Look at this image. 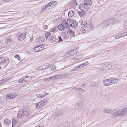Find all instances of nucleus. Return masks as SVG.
Returning a JSON list of instances; mask_svg holds the SVG:
<instances>
[{
  "mask_svg": "<svg viewBox=\"0 0 127 127\" xmlns=\"http://www.w3.org/2000/svg\"><path fill=\"white\" fill-rule=\"evenodd\" d=\"M30 114L29 111L26 108H24L23 109L19 111L17 117L19 118H22L25 115L26 116H28Z\"/></svg>",
  "mask_w": 127,
  "mask_h": 127,
  "instance_id": "nucleus-1",
  "label": "nucleus"
},
{
  "mask_svg": "<svg viewBox=\"0 0 127 127\" xmlns=\"http://www.w3.org/2000/svg\"><path fill=\"white\" fill-rule=\"evenodd\" d=\"M127 113V107L125 108L119 110L118 111L114 113L113 116L115 117H119L123 116Z\"/></svg>",
  "mask_w": 127,
  "mask_h": 127,
  "instance_id": "nucleus-2",
  "label": "nucleus"
},
{
  "mask_svg": "<svg viewBox=\"0 0 127 127\" xmlns=\"http://www.w3.org/2000/svg\"><path fill=\"white\" fill-rule=\"evenodd\" d=\"M67 22H69V26L70 27L73 28L77 27L78 24L77 22L74 21L71 19H68L67 20Z\"/></svg>",
  "mask_w": 127,
  "mask_h": 127,
  "instance_id": "nucleus-3",
  "label": "nucleus"
},
{
  "mask_svg": "<svg viewBox=\"0 0 127 127\" xmlns=\"http://www.w3.org/2000/svg\"><path fill=\"white\" fill-rule=\"evenodd\" d=\"M26 34L24 33H19L17 35V39L20 41H21L24 40L25 38Z\"/></svg>",
  "mask_w": 127,
  "mask_h": 127,
  "instance_id": "nucleus-4",
  "label": "nucleus"
},
{
  "mask_svg": "<svg viewBox=\"0 0 127 127\" xmlns=\"http://www.w3.org/2000/svg\"><path fill=\"white\" fill-rule=\"evenodd\" d=\"M80 9L85 11H87L89 9V7L85 3L80 4L79 6Z\"/></svg>",
  "mask_w": 127,
  "mask_h": 127,
  "instance_id": "nucleus-5",
  "label": "nucleus"
},
{
  "mask_svg": "<svg viewBox=\"0 0 127 127\" xmlns=\"http://www.w3.org/2000/svg\"><path fill=\"white\" fill-rule=\"evenodd\" d=\"M57 36L56 35H52L49 37V40L51 42L55 43L56 42Z\"/></svg>",
  "mask_w": 127,
  "mask_h": 127,
  "instance_id": "nucleus-6",
  "label": "nucleus"
},
{
  "mask_svg": "<svg viewBox=\"0 0 127 127\" xmlns=\"http://www.w3.org/2000/svg\"><path fill=\"white\" fill-rule=\"evenodd\" d=\"M17 94L15 93H8L7 94L6 97L7 98L9 99H11L15 97Z\"/></svg>",
  "mask_w": 127,
  "mask_h": 127,
  "instance_id": "nucleus-7",
  "label": "nucleus"
},
{
  "mask_svg": "<svg viewBox=\"0 0 127 127\" xmlns=\"http://www.w3.org/2000/svg\"><path fill=\"white\" fill-rule=\"evenodd\" d=\"M103 66V69L104 70H107L111 68L112 67V64L109 63L104 64Z\"/></svg>",
  "mask_w": 127,
  "mask_h": 127,
  "instance_id": "nucleus-8",
  "label": "nucleus"
},
{
  "mask_svg": "<svg viewBox=\"0 0 127 127\" xmlns=\"http://www.w3.org/2000/svg\"><path fill=\"white\" fill-rule=\"evenodd\" d=\"M62 111L61 109H58L55 111V113L54 114V115L57 117H58L59 115L62 114Z\"/></svg>",
  "mask_w": 127,
  "mask_h": 127,
  "instance_id": "nucleus-9",
  "label": "nucleus"
},
{
  "mask_svg": "<svg viewBox=\"0 0 127 127\" xmlns=\"http://www.w3.org/2000/svg\"><path fill=\"white\" fill-rule=\"evenodd\" d=\"M110 79H107L103 81V83L105 86H109L111 85Z\"/></svg>",
  "mask_w": 127,
  "mask_h": 127,
  "instance_id": "nucleus-10",
  "label": "nucleus"
},
{
  "mask_svg": "<svg viewBox=\"0 0 127 127\" xmlns=\"http://www.w3.org/2000/svg\"><path fill=\"white\" fill-rule=\"evenodd\" d=\"M44 40V38L41 36L37 38L36 40V42L38 43H43Z\"/></svg>",
  "mask_w": 127,
  "mask_h": 127,
  "instance_id": "nucleus-11",
  "label": "nucleus"
},
{
  "mask_svg": "<svg viewBox=\"0 0 127 127\" xmlns=\"http://www.w3.org/2000/svg\"><path fill=\"white\" fill-rule=\"evenodd\" d=\"M69 5L73 7H75L77 5V2L75 0H72L69 3Z\"/></svg>",
  "mask_w": 127,
  "mask_h": 127,
  "instance_id": "nucleus-12",
  "label": "nucleus"
},
{
  "mask_svg": "<svg viewBox=\"0 0 127 127\" xmlns=\"http://www.w3.org/2000/svg\"><path fill=\"white\" fill-rule=\"evenodd\" d=\"M50 3L49 2L46 5L45 9V10H46V11H49L52 9V7Z\"/></svg>",
  "mask_w": 127,
  "mask_h": 127,
  "instance_id": "nucleus-13",
  "label": "nucleus"
},
{
  "mask_svg": "<svg viewBox=\"0 0 127 127\" xmlns=\"http://www.w3.org/2000/svg\"><path fill=\"white\" fill-rule=\"evenodd\" d=\"M59 76H60V75H57L56 76L51 77L49 78H47V80H52L55 81L57 80V78H58Z\"/></svg>",
  "mask_w": 127,
  "mask_h": 127,
  "instance_id": "nucleus-14",
  "label": "nucleus"
},
{
  "mask_svg": "<svg viewBox=\"0 0 127 127\" xmlns=\"http://www.w3.org/2000/svg\"><path fill=\"white\" fill-rule=\"evenodd\" d=\"M83 2L87 5L88 6L89 5H92V1L90 0H85Z\"/></svg>",
  "mask_w": 127,
  "mask_h": 127,
  "instance_id": "nucleus-15",
  "label": "nucleus"
},
{
  "mask_svg": "<svg viewBox=\"0 0 127 127\" xmlns=\"http://www.w3.org/2000/svg\"><path fill=\"white\" fill-rule=\"evenodd\" d=\"M7 61H6V62ZM6 61L3 57H0V65L5 63Z\"/></svg>",
  "mask_w": 127,
  "mask_h": 127,
  "instance_id": "nucleus-16",
  "label": "nucleus"
},
{
  "mask_svg": "<svg viewBox=\"0 0 127 127\" xmlns=\"http://www.w3.org/2000/svg\"><path fill=\"white\" fill-rule=\"evenodd\" d=\"M5 124L6 126H8L11 123V121L7 118H5L4 120Z\"/></svg>",
  "mask_w": 127,
  "mask_h": 127,
  "instance_id": "nucleus-17",
  "label": "nucleus"
},
{
  "mask_svg": "<svg viewBox=\"0 0 127 127\" xmlns=\"http://www.w3.org/2000/svg\"><path fill=\"white\" fill-rule=\"evenodd\" d=\"M57 28L60 31H62L64 29L63 25L62 24H59L57 27Z\"/></svg>",
  "mask_w": 127,
  "mask_h": 127,
  "instance_id": "nucleus-18",
  "label": "nucleus"
},
{
  "mask_svg": "<svg viewBox=\"0 0 127 127\" xmlns=\"http://www.w3.org/2000/svg\"><path fill=\"white\" fill-rule=\"evenodd\" d=\"M46 95V94H44V93L42 94H37L36 95L38 98H41L45 96Z\"/></svg>",
  "mask_w": 127,
  "mask_h": 127,
  "instance_id": "nucleus-19",
  "label": "nucleus"
},
{
  "mask_svg": "<svg viewBox=\"0 0 127 127\" xmlns=\"http://www.w3.org/2000/svg\"><path fill=\"white\" fill-rule=\"evenodd\" d=\"M50 66V64H43L42 66V69H45L49 67Z\"/></svg>",
  "mask_w": 127,
  "mask_h": 127,
  "instance_id": "nucleus-20",
  "label": "nucleus"
},
{
  "mask_svg": "<svg viewBox=\"0 0 127 127\" xmlns=\"http://www.w3.org/2000/svg\"><path fill=\"white\" fill-rule=\"evenodd\" d=\"M76 29L77 32L79 33H81V32H84L85 30L83 28L81 27L78 28Z\"/></svg>",
  "mask_w": 127,
  "mask_h": 127,
  "instance_id": "nucleus-21",
  "label": "nucleus"
},
{
  "mask_svg": "<svg viewBox=\"0 0 127 127\" xmlns=\"http://www.w3.org/2000/svg\"><path fill=\"white\" fill-rule=\"evenodd\" d=\"M111 85L114 84L116 83L118 81V80L116 79H110Z\"/></svg>",
  "mask_w": 127,
  "mask_h": 127,
  "instance_id": "nucleus-22",
  "label": "nucleus"
},
{
  "mask_svg": "<svg viewBox=\"0 0 127 127\" xmlns=\"http://www.w3.org/2000/svg\"><path fill=\"white\" fill-rule=\"evenodd\" d=\"M78 14L80 17H81L85 14V11L81 10V11H79L78 12Z\"/></svg>",
  "mask_w": 127,
  "mask_h": 127,
  "instance_id": "nucleus-23",
  "label": "nucleus"
},
{
  "mask_svg": "<svg viewBox=\"0 0 127 127\" xmlns=\"http://www.w3.org/2000/svg\"><path fill=\"white\" fill-rule=\"evenodd\" d=\"M41 104V102H40L35 104L36 108L37 109H40L42 107Z\"/></svg>",
  "mask_w": 127,
  "mask_h": 127,
  "instance_id": "nucleus-24",
  "label": "nucleus"
},
{
  "mask_svg": "<svg viewBox=\"0 0 127 127\" xmlns=\"http://www.w3.org/2000/svg\"><path fill=\"white\" fill-rule=\"evenodd\" d=\"M50 3L52 7H53L55 6L56 5L57 3V2L55 1H52L50 2Z\"/></svg>",
  "mask_w": 127,
  "mask_h": 127,
  "instance_id": "nucleus-25",
  "label": "nucleus"
},
{
  "mask_svg": "<svg viewBox=\"0 0 127 127\" xmlns=\"http://www.w3.org/2000/svg\"><path fill=\"white\" fill-rule=\"evenodd\" d=\"M74 14L73 12L71 10L70 11L68 14V16L69 17H72Z\"/></svg>",
  "mask_w": 127,
  "mask_h": 127,
  "instance_id": "nucleus-26",
  "label": "nucleus"
},
{
  "mask_svg": "<svg viewBox=\"0 0 127 127\" xmlns=\"http://www.w3.org/2000/svg\"><path fill=\"white\" fill-rule=\"evenodd\" d=\"M63 25L64 28H65L67 29H69L70 28L69 27V25L68 23L67 22L65 23V24L63 23Z\"/></svg>",
  "mask_w": 127,
  "mask_h": 127,
  "instance_id": "nucleus-27",
  "label": "nucleus"
},
{
  "mask_svg": "<svg viewBox=\"0 0 127 127\" xmlns=\"http://www.w3.org/2000/svg\"><path fill=\"white\" fill-rule=\"evenodd\" d=\"M69 33H70V34L72 36H75V33L74 31L72 30H70L69 31Z\"/></svg>",
  "mask_w": 127,
  "mask_h": 127,
  "instance_id": "nucleus-28",
  "label": "nucleus"
},
{
  "mask_svg": "<svg viewBox=\"0 0 127 127\" xmlns=\"http://www.w3.org/2000/svg\"><path fill=\"white\" fill-rule=\"evenodd\" d=\"M57 29V28L56 27H54L52 28L51 29H50L49 30V31L50 32H54L55 31H56Z\"/></svg>",
  "mask_w": 127,
  "mask_h": 127,
  "instance_id": "nucleus-29",
  "label": "nucleus"
},
{
  "mask_svg": "<svg viewBox=\"0 0 127 127\" xmlns=\"http://www.w3.org/2000/svg\"><path fill=\"white\" fill-rule=\"evenodd\" d=\"M51 35V34L50 33L48 32H47L46 33L45 35L46 38V39H48V37H49V36L50 35Z\"/></svg>",
  "mask_w": 127,
  "mask_h": 127,
  "instance_id": "nucleus-30",
  "label": "nucleus"
},
{
  "mask_svg": "<svg viewBox=\"0 0 127 127\" xmlns=\"http://www.w3.org/2000/svg\"><path fill=\"white\" fill-rule=\"evenodd\" d=\"M17 121L16 120L14 119H12V127H13L15 126L16 124Z\"/></svg>",
  "mask_w": 127,
  "mask_h": 127,
  "instance_id": "nucleus-31",
  "label": "nucleus"
},
{
  "mask_svg": "<svg viewBox=\"0 0 127 127\" xmlns=\"http://www.w3.org/2000/svg\"><path fill=\"white\" fill-rule=\"evenodd\" d=\"M57 36V39H59V40L58 41V42H61L63 41V39L61 38L60 36Z\"/></svg>",
  "mask_w": 127,
  "mask_h": 127,
  "instance_id": "nucleus-32",
  "label": "nucleus"
},
{
  "mask_svg": "<svg viewBox=\"0 0 127 127\" xmlns=\"http://www.w3.org/2000/svg\"><path fill=\"white\" fill-rule=\"evenodd\" d=\"M77 47H74L73 49L69 51V52H71L74 51H75V53L77 52V51L76 50H77Z\"/></svg>",
  "mask_w": 127,
  "mask_h": 127,
  "instance_id": "nucleus-33",
  "label": "nucleus"
},
{
  "mask_svg": "<svg viewBox=\"0 0 127 127\" xmlns=\"http://www.w3.org/2000/svg\"><path fill=\"white\" fill-rule=\"evenodd\" d=\"M26 82V80L24 79H24H23V78L20 79L18 81V82L19 83L23 82Z\"/></svg>",
  "mask_w": 127,
  "mask_h": 127,
  "instance_id": "nucleus-34",
  "label": "nucleus"
},
{
  "mask_svg": "<svg viewBox=\"0 0 127 127\" xmlns=\"http://www.w3.org/2000/svg\"><path fill=\"white\" fill-rule=\"evenodd\" d=\"M86 24V22L85 21H83L81 23V26L84 27Z\"/></svg>",
  "mask_w": 127,
  "mask_h": 127,
  "instance_id": "nucleus-35",
  "label": "nucleus"
},
{
  "mask_svg": "<svg viewBox=\"0 0 127 127\" xmlns=\"http://www.w3.org/2000/svg\"><path fill=\"white\" fill-rule=\"evenodd\" d=\"M62 35L63 38L66 39L67 37L66 35L65 34L64 32H62Z\"/></svg>",
  "mask_w": 127,
  "mask_h": 127,
  "instance_id": "nucleus-36",
  "label": "nucleus"
},
{
  "mask_svg": "<svg viewBox=\"0 0 127 127\" xmlns=\"http://www.w3.org/2000/svg\"><path fill=\"white\" fill-rule=\"evenodd\" d=\"M39 46L36 47H35L34 49V52H37L39 51Z\"/></svg>",
  "mask_w": 127,
  "mask_h": 127,
  "instance_id": "nucleus-37",
  "label": "nucleus"
},
{
  "mask_svg": "<svg viewBox=\"0 0 127 127\" xmlns=\"http://www.w3.org/2000/svg\"><path fill=\"white\" fill-rule=\"evenodd\" d=\"M123 26L124 27V28L127 27V19L123 25Z\"/></svg>",
  "mask_w": 127,
  "mask_h": 127,
  "instance_id": "nucleus-38",
  "label": "nucleus"
},
{
  "mask_svg": "<svg viewBox=\"0 0 127 127\" xmlns=\"http://www.w3.org/2000/svg\"><path fill=\"white\" fill-rule=\"evenodd\" d=\"M42 101L43 102V103H44L46 104L48 102V100L47 98L43 100Z\"/></svg>",
  "mask_w": 127,
  "mask_h": 127,
  "instance_id": "nucleus-39",
  "label": "nucleus"
},
{
  "mask_svg": "<svg viewBox=\"0 0 127 127\" xmlns=\"http://www.w3.org/2000/svg\"><path fill=\"white\" fill-rule=\"evenodd\" d=\"M39 46H40V47H41L42 49H44L46 48V46H44V44L41 45Z\"/></svg>",
  "mask_w": 127,
  "mask_h": 127,
  "instance_id": "nucleus-40",
  "label": "nucleus"
},
{
  "mask_svg": "<svg viewBox=\"0 0 127 127\" xmlns=\"http://www.w3.org/2000/svg\"><path fill=\"white\" fill-rule=\"evenodd\" d=\"M124 36L125 35H123V33H122V34L121 35V36H120L119 35H118V36H115V39H117V38H120L121 37Z\"/></svg>",
  "mask_w": 127,
  "mask_h": 127,
  "instance_id": "nucleus-41",
  "label": "nucleus"
},
{
  "mask_svg": "<svg viewBox=\"0 0 127 127\" xmlns=\"http://www.w3.org/2000/svg\"><path fill=\"white\" fill-rule=\"evenodd\" d=\"M3 80H4L3 83H5L7 82V81L8 80V78H5L4 79H2Z\"/></svg>",
  "mask_w": 127,
  "mask_h": 127,
  "instance_id": "nucleus-42",
  "label": "nucleus"
},
{
  "mask_svg": "<svg viewBox=\"0 0 127 127\" xmlns=\"http://www.w3.org/2000/svg\"><path fill=\"white\" fill-rule=\"evenodd\" d=\"M108 110V113L111 114L112 113V112L113 110Z\"/></svg>",
  "mask_w": 127,
  "mask_h": 127,
  "instance_id": "nucleus-43",
  "label": "nucleus"
},
{
  "mask_svg": "<svg viewBox=\"0 0 127 127\" xmlns=\"http://www.w3.org/2000/svg\"><path fill=\"white\" fill-rule=\"evenodd\" d=\"M51 68L52 69V71H53L55 69V65H53L51 66Z\"/></svg>",
  "mask_w": 127,
  "mask_h": 127,
  "instance_id": "nucleus-44",
  "label": "nucleus"
},
{
  "mask_svg": "<svg viewBox=\"0 0 127 127\" xmlns=\"http://www.w3.org/2000/svg\"><path fill=\"white\" fill-rule=\"evenodd\" d=\"M88 62H86L85 63L81 64L82 66H84V65H87L88 64Z\"/></svg>",
  "mask_w": 127,
  "mask_h": 127,
  "instance_id": "nucleus-45",
  "label": "nucleus"
},
{
  "mask_svg": "<svg viewBox=\"0 0 127 127\" xmlns=\"http://www.w3.org/2000/svg\"><path fill=\"white\" fill-rule=\"evenodd\" d=\"M88 62H86L85 63L81 64L82 66H84V65H87L88 64Z\"/></svg>",
  "mask_w": 127,
  "mask_h": 127,
  "instance_id": "nucleus-46",
  "label": "nucleus"
},
{
  "mask_svg": "<svg viewBox=\"0 0 127 127\" xmlns=\"http://www.w3.org/2000/svg\"><path fill=\"white\" fill-rule=\"evenodd\" d=\"M32 76H29L28 77V79H27L26 80V81H29L31 80V79H32Z\"/></svg>",
  "mask_w": 127,
  "mask_h": 127,
  "instance_id": "nucleus-47",
  "label": "nucleus"
},
{
  "mask_svg": "<svg viewBox=\"0 0 127 127\" xmlns=\"http://www.w3.org/2000/svg\"><path fill=\"white\" fill-rule=\"evenodd\" d=\"M81 101H79L76 103V105L77 106H79L81 105Z\"/></svg>",
  "mask_w": 127,
  "mask_h": 127,
  "instance_id": "nucleus-48",
  "label": "nucleus"
},
{
  "mask_svg": "<svg viewBox=\"0 0 127 127\" xmlns=\"http://www.w3.org/2000/svg\"><path fill=\"white\" fill-rule=\"evenodd\" d=\"M77 91H84V89L82 88H77L76 89Z\"/></svg>",
  "mask_w": 127,
  "mask_h": 127,
  "instance_id": "nucleus-49",
  "label": "nucleus"
},
{
  "mask_svg": "<svg viewBox=\"0 0 127 127\" xmlns=\"http://www.w3.org/2000/svg\"><path fill=\"white\" fill-rule=\"evenodd\" d=\"M108 110L104 109H103V112L104 113H108Z\"/></svg>",
  "mask_w": 127,
  "mask_h": 127,
  "instance_id": "nucleus-50",
  "label": "nucleus"
},
{
  "mask_svg": "<svg viewBox=\"0 0 127 127\" xmlns=\"http://www.w3.org/2000/svg\"><path fill=\"white\" fill-rule=\"evenodd\" d=\"M89 24H88L86 22V24L84 27L86 28H89Z\"/></svg>",
  "mask_w": 127,
  "mask_h": 127,
  "instance_id": "nucleus-51",
  "label": "nucleus"
},
{
  "mask_svg": "<svg viewBox=\"0 0 127 127\" xmlns=\"http://www.w3.org/2000/svg\"><path fill=\"white\" fill-rule=\"evenodd\" d=\"M11 40V39L10 37L8 38L6 40V42H10Z\"/></svg>",
  "mask_w": 127,
  "mask_h": 127,
  "instance_id": "nucleus-52",
  "label": "nucleus"
},
{
  "mask_svg": "<svg viewBox=\"0 0 127 127\" xmlns=\"http://www.w3.org/2000/svg\"><path fill=\"white\" fill-rule=\"evenodd\" d=\"M77 68H76V66L73 67V68L71 69V71H74L76 69H77Z\"/></svg>",
  "mask_w": 127,
  "mask_h": 127,
  "instance_id": "nucleus-53",
  "label": "nucleus"
},
{
  "mask_svg": "<svg viewBox=\"0 0 127 127\" xmlns=\"http://www.w3.org/2000/svg\"><path fill=\"white\" fill-rule=\"evenodd\" d=\"M81 67H82V66L81 64H80L78 65V66H76V68H77L78 69V68H80Z\"/></svg>",
  "mask_w": 127,
  "mask_h": 127,
  "instance_id": "nucleus-54",
  "label": "nucleus"
},
{
  "mask_svg": "<svg viewBox=\"0 0 127 127\" xmlns=\"http://www.w3.org/2000/svg\"><path fill=\"white\" fill-rule=\"evenodd\" d=\"M37 69L39 70H41L42 69H43L42 67H38L37 68Z\"/></svg>",
  "mask_w": 127,
  "mask_h": 127,
  "instance_id": "nucleus-55",
  "label": "nucleus"
},
{
  "mask_svg": "<svg viewBox=\"0 0 127 127\" xmlns=\"http://www.w3.org/2000/svg\"><path fill=\"white\" fill-rule=\"evenodd\" d=\"M62 23L63 24V23H66L67 22L66 20H63L62 21Z\"/></svg>",
  "mask_w": 127,
  "mask_h": 127,
  "instance_id": "nucleus-56",
  "label": "nucleus"
},
{
  "mask_svg": "<svg viewBox=\"0 0 127 127\" xmlns=\"http://www.w3.org/2000/svg\"><path fill=\"white\" fill-rule=\"evenodd\" d=\"M40 102H41V104L42 106V107L44 105L46 104H45L44 103H43V102H42V101H41Z\"/></svg>",
  "mask_w": 127,
  "mask_h": 127,
  "instance_id": "nucleus-57",
  "label": "nucleus"
},
{
  "mask_svg": "<svg viewBox=\"0 0 127 127\" xmlns=\"http://www.w3.org/2000/svg\"><path fill=\"white\" fill-rule=\"evenodd\" d=\"M123 34V35H127V31H126L125 32H124L123 33H122Z\"/></svg>",
  "mask_w": 127,
  "mask_h": 127,
  "instance_id": "nucleus-58",
  "label": "nucleus"
},
{
  "mask_svg": "<svg viewBox=\"0 0 127 127\" xmlns=\"http://www.w3.org/2000/svg\"><path fill=\"white\" fill-rule=\"evenodd\" d=\"M45 10V11H46V10H45V9L44 8H42L41 9V11L42 12L44 11Z\"/></svg>",
  "mask_w": 127,
  "mask_h": 127,
  "instance_id": "nucleus-59",
  "label": "nucleus"
},
{
  "mask_svg": "<svg viewBox=\"0 0 127 127\" xmlns=\"http://www.w3.org/2000/svg\"><path fill=\"white\" fill-rule=\"evenodd\" d=\"M15 57L17 58H18V57H19V58H20V57H19V55L18 54H16L15 55Z\"/></svg>",
  "mask_w": 127,
  "mask_h": 127,
  "instance_id": "nucleus-60",
  "label": "nucleus"
},
{
  "mask_svg": "<svg viewBox=\"0 0 127 127\" xmlns=\"http://www.w3.org/2000/svg\"><path fill=\"white\" fill-rule=\"evenodd\" d=\"M4 82V80H0V84L2 83H3Z\"/></svg>",
  "mask_w": 127,
  "mask_h": 127,
  "instance_id": "nucleus-61",
  "label": "nucleus"
},
{
  "mask_svg": "<svg viewBox=\"0 0 127 127\" xmlns=\"http://www.w3.org/2000/svg\"><path fill=\"white\" fill-rule=\"evenodd\" d=\"M39 46V51H41L42 50H43L42 49L41 47H40V46Z\"/></svg>",
  "mask_w": 127,
  "mask_h": 127,
  "instance_id": "nucleus-62",
  "label": "nucleus"
},
{
  "mask_svg": "<svg viewBox=\"0 0 127 127\" xmlns=\"http://www.w3.org/2000/svg\"><path fill=\"white\" fill-rule=\"evenodd\" d=\"M29 76H26L25 77V78H27V79H28V77H29Z\"/></svg>",
  "mask_w": 127,
  "mask_h": 127,
  "instance_id": "nucleus-63",
  "label": "nucleus"
},
{
  "mask_svg": "<svg viewBox=\"0 0 127 127\" xmlns=\"http://www.w3.org/2000/svg\"><path fill=\"white\" fill-rule=\"evenodd\" d=\"M0 127H2L1 123L0 122Z\"/></svg>",
  "mask_w": 127,
  "mask_h": 127,
  "instance_id": "nucleus-64",
  "label": "nucleus"
}]
</instances>
